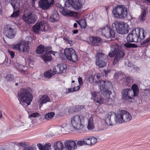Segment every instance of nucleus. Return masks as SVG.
<instances>
[{
  "label": "nucleus",
  "mask_w": 150,
  "mask_h": 150,
  "mask_svg": "<svg viewBox=\"0 0 150 150\" xmlns=\"http://www.w3.org/2000/svg\"><path fill=\"white\" fill-rule=\"evenodd\" d=\"M132 119V116L128 112L122 110L117 115L112 112H109L106 115L105 119V125L100 127H98L99 131L107 129L108 125H116L117 123H122L129 122Z\"/></svg>",
  "instance_id": "nucleus-1"
},
{
  "label": "nucleus",
  "mask_w": 150,
  "mask_h": 150,
  "mask_svg": "<svg viewBox=\"0 0 150 150\" xmlns=\"http://www.w3.org/2000/svg\"><path fill=\"white\" fill-rule=\"evenodd\" d=\"M86 119L84 116L81 114H79L73 116L71 119V126L67 124H63L58 127L59 129V134L62 131L70 129L71 127L77 130H80L83 127L86 122Z\"/></svg>",
  "instance_id": "nucleus-2"
},
{
  "label": "nucleus",
  "mask_w": 150,
  "mask_h": 150,
  "mask_svg": "<svg viewBox=\"0 0 150 150\" xmlns=\"http://www.w3.org/2000/svg\"><path fill=\"white\" fill-rule=\"evenodd\" d=\"M32 89L30 88H22L18 94V99L20 103L23 107L30 105L33 98Z\"/></svg>",
  "instance_id": "nucleus-3"
},
{
  "label": "nucleus",
  "mask_w": 150,
  "mask_h": 150,
  "mask_svg": "<svg viewBox=\"0 0 150 150\" xmlns=\"http://www.w3.org/2000/svg\"><path fill=\"white\" fill-rule=\"evenodd\" d=\"M110 48L108 55L110 57H113L116 55L113 62V64L115 65L119 60L123 57L125 53L121 47L115 43L111 44Z\"/></svg>",
  "instance_id": "nucleus-4"
},
{
  "label": "nucleus",
  "mask_w": 150,
  "mask_h": 150,
  "mask_svg": "<svg viewBox=\"0 0 150 150\" xmlns=\"http://www.w3.org/2000/svg\"><path fill=\"white\" fill-rule=\"evenodd\" d=\"M145 37L144 31L143 29L137 28L128 34L127 39L128 42H136L144 39Z\"/></svg>",
  "instance_id": "nucleus-5"
},
{
  "label": "nucleus",
  "mask_w": 150,
  "mask_h": 150,
  "mask_svg": "<svg viewBox=\"0 0 150 150\" xmlns=\"http://www.w3.org/2000/svg\"><path fill=\"white\" fill-rule=\"evenodd\" d=\"M100 84V90L101 93L105 95L107 99V100L109 101V99L114 100L115 99V93L113 92L111 93L109 90V88L112 87V86L111 82L109 81L101 82Z\"/></svg>",
  "instance_id": "nucleus-6"
},
{
  "label": "nucleus",
  "mask_w": 150,
  "mask_h": 150,
  "mask_svg": "<svg viewBox=\"0 0 150 150\" xmlns=\"http://www.w3.org/2000/svg\"><path fill=\"white\" fill-rule=\"evenodd\" d=\"M112 13L115 18H123L127 15V9L124 6L118 5L113 8Z\"/></svg>",
  "instance_id": "nucleus-7"
},
{
  "label": "nucleus",
  "mask_w": 150,
  "mask_h": 150,
  "mask_svg": "<svg viewBox=\"0 0 150 150\" xmlns=\"http://www.w3.org/2000/svg\"><path fill=\"white\" fill-rule=\"evenodd\" d=\"M39 150H51V145L50 143L46 144L43 145L38 143L37 145ZM54 150H64V146L62 142L60 141L56 142L53 144Z\"/></svg>",
  "instance_id": "nucleus-8"
},
{
  "label": "nucleus",
  "mask_w": 150,
  "mask_h": 150,
  "mask_svg": "<svg viewBox=\"0 0 150 150\" xmlns=\"http://www.w3.org/2000/svg\"><path fill=\"white\" fill-rule=\"evenodd\" d=\"M117 33L124 35L127 33L129 28L128 25L123 22L116 21L114 23Z\"/></svg>",
  "instance_id": "nucleus-9"
},
{
  "label": "nucleus",
  "mask_w": 150,
  "mask_h": 150,
  "mask_svg": "<svg viewBox=\"0 0 150 150\" xmlns=\"http://www.w3.org/2000/svg\"><path fill=\"white\" fill-rule=\"evenodd\" d=\"M22 18L27 24H33L37 19L36 15L33 12L30 11H25L23 15Z\"/></svg>",
  "instance_id": "nucleus-10"
},
{
  "label": "nucleus",
  "mask_w": 150,
  "mask_h": 150,
  "mask_svg": "<svg viewBox=\"0 0 150 150\" xmlns=\"http://www.w3.org/2000/svg\"><path fill=\"white\" fill-rule=\"evenodd\" d=\"M108 56L100 52H98L96 55V64L99 67H104L107 62Z\"/></svg>",
  "instance_id": "nucleus-11"
},
{
  "label": "nucleus",
  "mask_w": 150,
  "mask_h": 150,
  "mask_svg": "<svg viewBox=\"0 0 150 150\" xmlns=\"http://www.w3.org/2000/svg\"><path fill=\"white\" fill-rule=\"evenodd\" d=\"M64 54L67 58L70 61L75 62L78 60L76 52L72 48L66 49L64 50Z\"/></svg>",
  "instance_id": "nucleus-12"
},
{
  "label": "nucleus",
  "mask_w": 150,
  "mask_h": 150,
  "mask_svg": "<svg viewBox=\"0 0 150 150\" xmlns=\"http://www.w3.org/2000/svg\"><path fill=\"white\" fill-rule=\"evenodd\" d=\"M52 47L50 46H48L46 48L45 53L41 55L42 59L45 62L48 61H50L52 60V57L50 54H52L54 56H57L58 55V52H57L53 51L51 50Z\"/></svg>",
  "instance_id": "nucleus-13"
},
{
  "label": "nucleus",
  "mask_w": 150,
  "mask_h": 150,
  "mask_svg": "<svg viewBox=\"0 0 150 150\" xmlns=\"http://www.w3.org/2000/svg\"><path fill=\"white\" fill-rule=\"evenodd\" d=\"M102 35L106 38H113L115 36V33L108 25H106L100 29Z\"/></svg>",
  "instance_id": "nucleus-14"
},
{
  "label": "nucleus",
  "mask_w": 150,
  "mask_h": 150,
  "mask_svg": "<svg viewBox=\"0 0 150 150\" xmlns=\"http://www.w3.org/2000/svg\"><path fill=\"white\" fill-rule=\"evenodd\" d=\"M48 26L45 22L42 21L37 22L33 26V30L36 34H38L40 31H44L47 30Z\"/></svg>",
  "instance_id": "nucleus-15"
},
{
  "label": "nucleus",
  "mask_w": 150,
  "mask_h": 150,
  "mask_svg": "<svg viewBox=\"0 0 150 150\" xmlns=\"http://www.w3.org/2000/svg\"><path fill=\"white\" fill-rule=\"evenodd\" d=\"M101 74L99 73H97L95 75L92 74L88 78L87 81L91 83L93 82L98 83L100 89V82L102 81H104L101 80ZM101 85H102V83H101Z\"/></svg>",
  "instance_id": "nucleus-16"
},
{
  "label": "nucleus",
  "mask_w": 150,
  "mask_h": 150,
  "mask_svg": "<svg viewBox=\"0 0 150 150\" xmlns=\"http://www.w3.org/2000/svg\"><path fill=\"white\" fill-rule=\"evenodd\" d=\"M122 98L124 101L132 99L133 97V93L132 90L129 88L123 89L122 92Z\"/></svg>",
  "instance_id": "nucleus-17"
},
{
  "label": "nucleus",
  "mask_w": 150,
  "mask_h": 150,
  "mask_svg": "<svg viewBox=\"0 0 150 150\" xmlns=\"http://www.w3.org/2000/svg\"><path fill=\"white\" fill-rule=\"evenodd\" d=\"M54 3V0H40L38 4L42 9L47 10L52 6Z\"/></svg>",
  "instance_id": "nucleus-18"
},
{
  "label": "nucleus",
  "mask_w": 150,
  "mask_h": 150,
  "mask_svg": "<svg viewBox=\"0 0 150 150\" xmlns=\"http://www.w3.org/2000/svg\"><path fill=\"white\" fill-rule=\"evenodd\" d=\"M92 95L91 98L95 103L100 105L104 103V100L103 98L100 93L96 91H93L91 93Z\"/></svg>",
  "instance_id": "nucleus-19"
},
{
  "label": "nucleus",
  "mask_w": 150,
  "mask_h": 150,
  "mask_svg": "<svg viewBox=\"0 0 150 150\" xmlns=\"http://www.w3.org/2000/svg\"><path fill=\"white\" fill-rule=\"evenodd\" d=\"M11 4L14 10H16V11H14L11 15L10 17L12 18H16L19 16L20 11L17 9L20 7L19 1L17 0H11Z\"/></svg>",
  "instance_id": "nucleus-20"
},
{
  "label": "nucleus",
  "mask_w": 150,
  "mask_h": 150,
  "mask_svg": "<svg viewBox=\"0 0 150 150\" xmlns=\"http://www.w3.org/2000/svg\"><path fill=\"white\" fill-rule=\"evenodd\" d=\"M73 8L76 10L81 9L83 7L85 0H68Z\"/></svg>",
  "instance_id": "nucleus-21"
},
{
  "label": "nucleus",
  "mask_w": 150,
  "mask_h": 150,
  "mask_svg": "<svg viewBox=\"0 0 150 150\" xmlns=\"http://www.w3.org/2000/svg\"><path fill=\"white\" fill-rule=\"evenodd\" d=\"M11 47L13 49L21 52L27 51L28 48V46L22 44L21 40L19 43L17 44L12 45Z\"/></svg>",
  "instance_id": "nucleus-22"
},
{
  "label": "nucleus",
  "mask_w": 150,
  "mask_h": 150,
  "mask_svg": "<svg viewBox=\"0 0 150 150\" xmlns=\"http://www.w3.org/2000/svg\"><path fill=\"white\" fill-rule=\"evenodd\" d=\"M67 66L65 64H58L57 66L53 67V71L54 74H61L66 71Z\"/></svg>",
  "instance_id": "nucleus-23"
},
{
  "label": "nucleus",
  "mask_w": 150,
  "mask_h": 150,
  "mask_svg": "<svg viewBox=\"0 0 150 150\" xmlns=\"http://www.w3.org/2000/svg\"><path fill=\"white\" fill-rule=\"evenodd\" d=\"M5 33L7 37L12 39L14 37L16 32L14 29L11 28L10 25H8L5 28Z\"/></svg>",
  "instance_id": "nucleus-24"
},
{
  "label": "nucleus",
  "mask_w": 150,
  "mask_h": 150,
  "mask_svg": "<svg viewBox=\"0 0 150 150\" xmlns=\"http://www.w3.org/2000/svg\"><path fill=\"white\" fill-rule=\"evenodd\" d=\"M64 144L67 150H74L77 148L76 141L71 140H67L64 142Z\"/></svg>",
  "instance_id": "nucleus-25"
},
{
  "label": "nucleus",
  "mask_w": 150,
  "mask_h": 150,
  "mask_svg": "<svg viewBox=\"0 0 150 150\" xmlns=\"http://www.w3.org/2000/svg\"><path fill=\"white\" fill-rule=\"evenodd\" d=\"M87 41L94 46L99 45L102 42V40L96 36L90 37L87 39Z\"/></svg>",
  "instance_id": "nucleus-26"
},
{
  "label": "nucleus",
  "mask_w": 150,
  "mask_h": 150,
  "mask_svg": "<svg viewBox=\"0 0 150 150\" xmlns=\"http://www.w3.org/2000/svg\"><path fill=\"white\" fill-rule=\"evenodd\" d=\"M50 100V99L49 97L46 95L40 96L38 100V102L40 104L39 105L40 108L42 107L43 104L49 102Z\"/></svg>",
  "instance_id": "nucleus-27"
},
{
  "label": "nucleus",
  "mask_w": 150,
  "mask_h": 150,
  "mask_svg": "<svg viewBox=\"0 0 150 150\" xmlns=\"http://www.w3.org/2000/svg\"><path fill=\"white\" fill-rule=\"evenodd\" d=\"M86 127L90 130H92L95 128V125L93 121V117L91 115L88 119Z\"/></svg>",
  "instance_id": "nucleus-28"
},
{
  "label": "nucleus",
  "mask_w": 150,
  "mask_h": 150,
  "mask_svg": "<svg viewBox=\"0 0 150 150\" xmlns=\"http://www.w3.org/2000/svg\"><path fill=\"white\" fill-rule=\"evenodd\" d=\"M14 65L16 68L19 71L25 74L26 71L27 69V67H25L17 62L15 63Z\"/></svg>",
  "instance_id": "nucleus-29"
},
{
  "label": "nucleus",
  "mask_w": 150,
  "mask_h": 150,
  "mask_svg": "<svg viewBox=\"0 0 150 150\" xmlns=\"http://www.w3.org/2000/svg\"><path fill=\"white\" fill-rule=\"evenodd\" d=\"M16 144L18 146H21L23 147H25L23 149V150H37L36 147L31 146L28 147H25L27 146L25 142H17L16 143Z\"/></svg>",
  "instance_id": "nucleus-30"
},
{
  "label": "nucleus",
  "mask_w": 150,
  "mask_h": 150,
  "mask_svg": "<svg viewBox=\"0 0 150 150\" xmlns=\"http://www.w3.org/2000/svg\"><path fill=\"white\" fill-rule=\"evenodd\" d=\"M147 12V8L144 7L141 14L139 16V19L141 21H145Z\"/></svg>",
  "instance_id": "nucleus-31"
},
{
  "label": "nucleus",
  "mask_w": 150,
  "mask_h": 150,
  "mask_svg": "<svg viewBox=\"0 0 150 150\" xmlns=\"http://www.w3.org/2000/svg\"><path fill=\"white\" fill-rule=\"evenodd\" d=\"M126 77H123L124 79L123 84L125 86H129V84L132 82V80L128 75H125Z\"/></svg>",
  "instance_id": "nucleus-32"
},
{
  "label": "nucleus",
  "mask_w": 150,
  "mask_h": 150,
  "mask_svg": "<svg viewBox=\"0 0 150 150\" xmlns=\"http://www.w3.org/2000/svg\"><path fill=\"white\" fill-rule=\"evenodd\" d=\"M21 42L23 44L25 45L26 46H28V45L31 43L32 41V38L31 37L28 36L24 40H21Z\"/></svg>",
  "instance_id": "nucleus-33"
},
{
  "label": "nucleus",
  "mask_w": 150,
  "mask_h": 150,
  "mask_svg": "<svg viewBox=\"0 0 150 150\" xmlns=\"http://www.w3.org/2000/svg\"><path fill=\"white\" fill-rule=\"evenodd\" d=\"M133 93V96H137L139 93V89L138 86L136 84L132 85L131 89Z\"/></svg>",
  "instance_id": "nucleus-34"
},
{
  "label": "nucleus",
  "mask_w": 150,
  "mask_h": 150,
  "mask_svg": "<svg viewBox=\"0 0 150 150\" xmlns=\"http://www.w3.org/2000/svg\"><path fill=\"white\" fill-rule=\"evenodd\" d=\"M77 23L82 28H85L86 25V21L84 19H82L76 21Z\"/></svg>",
  "instance_id": "nucleus-35"
},
{
  "label": "nucleus",
  "mask_w": 150,
  "mask_h": 150,
  "mask_svg": "<svg viewBox=\"0 0 150 150\" xmlns=\"http://www.w3.org/2000/svg\"><path fill=\"white\" fill-rule=\"evenodd\" d=\"M61 13L64 16H72L74 15L73 12L69 10L64 9L61 12Z\"/></svg>",
  "instance_id": "nucleus-36"
},
{
  "label": "nucleus",
  "mask_w": 150,
  "mask_h": 150,
  "mask_svg": "<svg viewBox=\"0 0 150 150\" xmlns=\"http://www.w3.org/2000/svg\"><path fill=\"white\" fill-rule=\"evenodd\" d=\"M54 74H53L52 71L51 70L46 71L44 74V77L47 79H50Z\"/></svg>",
  "instance_id": "nucleus-37"
},
{
  "label": "nucleus",
  "mask_w": 150,
  "mask_h": 150,
  "mask_svg": "<svg viewBox=\"0 0 150 150\" xmlns=\"http://www.w3.org/2000/svg\"><path fill=\"white\" fill-rule=\"evenodd\" d=\"M45 47L43 45H40L38 46L36 51V53L38 54H40L43 53L44 51L46 50Z\"/></svg>",
  "instance_id": "nucleus-38"
},
{
  "label": "nucleus",
  "mask_w": 150,
  "mask_h": 150,
  "mask_svg": "<svg viewBox=\"0 0 150 150\" xmlns=\"http://www.w3.org/2000/svg\"><path fill=\"white\" fill-rule=\"evenodd\" d=\"M25 62L28 64V66L30 68L33 67V60L32 58L30 56H28V58L25 60Z\"/></svg>",
  "instance_id": "nucleus-39"
},
{
  "label": "nucleus",
  "mask_w": 150,
  "mask_h": 150,
  "mask_svg": "<svg viewBox=\"0 0 150 150\" xmlns=\"http://www.w3.org/2000/svg\"><path fill=\"white\" fill-rule=\"evenodd\" d=\"M124 76L126 77V76L124 74L120 72H117L115 74L114 77L116 79L119 78L121 79L123 77H124Z\"/></svg>",
  "instance_id": "nucleus-40"
},
{
  "label": "nucleus",
  "mask_w": 150,
  "mask_h": 150,
  "mask_svg": "<svg viewBox=\"0 0 150 150\" xmlns=\"http://www.w3.org/2000/svg\"><path fill=\"white\" fill-rule=\"evenodd\" d=\"M55 114L53 112H50L48 113L45 115V118L47 120H49L52 119L54 116Z\"/></svg>",
  "instance_id": "nucleus-41"
},
{
  "label": "nucleus",
  "mask_w": 150,
  "mask_h": 150,
  "mask_svg": "<svg viewBox=\"0 0 150 150\" xmlns=\"http://www.w3.org/2000/svg\"><path fill=\"white\" fill-rule=\"evenodd\" d=\"M123 45L125 47L127 48L135 47H136V45L135 44H132L128 42L124 43Z\"/></svg>",
  "instance_id": "nucleus-42"
},
{
  "label": "nucleus",
  "mask_w": 150,
  "mask_h": 150,
  "mask_svg": "<svg viewBox=\"0 0 150 150\" xmlns=\"http://www.w3.org/2000/svg\"><path fill=\"white\" fill-rule=\"evenodd\" d=\"M29 115V117H33L34 118L38 117L40 116L38 112H35L31 113L28 112Z\"/></svg>",
  "instance_id": "nucleus-43"
},
{
  "label": "nucleus",
  "mask_w": 150,
  "mask_h": 150,
  "mask_svg": "<svg viewBox=\"0 0 150 150\" xmlns=\"http://www.w3.org/2000/svg\"><path fill=\"white\" fill-rule=\"evenodd\" d=\"M85 145H91L90 137H86L84 138Z\"/></svg>",
  "instance_id": "nucleus-44"
},
{
  "label": "nucleus",
  "mask_w": 150,
  "mask_h": 150,
  "mask_svg": "<svg viewBox=\"0 0 150 150\" xmlns=\"http://www.w3.org/2000/svg\"><path fill=\"white\" fill-rule=\"evenodd\" d=\"M84 108V105H78L75 107L74 108L76 109V110H74L75 112H78L81 110L82 109Z\"/></svg>",
  "instance_id": "nucleus-45"
},
{
  "label": "nucleus",
  "mask_w": 150,
  "mask_h": 150,
  "mask_svg": "<svg viewBox=\"0 0 150 150\" xmlns=\"http://www.w3.org/2000/svg\"><path fill=\"white\" fill-rule=\"evenodd\" d=\"M104 71L105 73L106 76L108 75H110L112 73V71L108 69H104Z\"/></svg>",
  "instance_id": "nucleus-46"
},
{
  "label": "nucleus",
  "mask_w": 150,
  "mask_h": 150,
  "mask_svg": "<svg viewBox=\"0 0 150 150\" xmlns=\"http://www.w3.org/2000/svg\"><path fill=\"white\" fill-rule=\"evenodd\" d=\"M13 76L10 74H7L5 77V79L6 80L11 81L13 80Z\"/></svg>",
  "instance_id": "nucleus-47"
},
{
  "label": "nucleus",
  "mask_w": 150,
  "mask_h": 150,
  "mask_svg": "<svg viewBox=\"0 0 150 150\" xmlns=\"http://www.w3.org/2000/svg\"><path fill=\"white\" fill-rule=\"evenodd\" d=\"M91 145H93L96 143L97 141V139L96 138L93 137H90Z\"/></svg>",
  "instance_id": "nucleus-48"
},
{
  "label": "nucleus",
  "mask_w": 150,
  "mask_h": 150,
  "mask_svg": "<svg viewBox=\"0 0 150 150\" xmlns=\"http://www.w3.org/2000/svg\"><path fill=\"white\" fill-rule=\"evenodd\" d=\"M77 144L78 146H83L85 145L84 139L83 140L78 141L77 142Z\"/></svg>",
  "instance_id": "nucleus-49"
},
{
  "label": "nucleus",
  "mask_w": 150,
  "mask_h": 150,
  "mask_svg": "<svg viewBox=\"0 0 150 150\" xmlns=\"http://www.w3.org/2000/svg\"><path fill=\"white\" fill-rule=\"evenodd\" d=\"M59 19V18L58 17L56 18H54L52 16H50L49 18V20L51 22H55L57 21Z\"/></svg>",
  "instance_id": "nucleus-50"
},
{
  "label": "nucleus",
  "mask_w": 150,
  "mask_h": 150,
  "mask_svg": "<svg viewBox=\"0 0 150 150\" xmlns=\"http://www.w3.org/2000/svg\"><path fill=\"white\" fill-rule=\"evenodd\" d=\"M74 90L72 88H67L66 89L65 93L67 94L74 92Z\"/></svg>",
  "instance_id": "nucleus-51"
},
{
  "label": "nucleus",
  "mask_w": 150,
  "mask_h": 150,
  "mask_svg": "<svg viewBox=\"0 0 150 150\" xmlns=\"http://www.w3.org/2000/svg\"><path fill=\"white\" fill-rule=\"evenodd\" d=\"M131 70L133 71H138L139 69V67L134 65L132 67V68L131 69Z\"/></svg>",
  "instance_id": "nucleus-52"
},
{
  "label": "nucleus",
  "mask_w": 150,
  "mask_h": 150,
  "mask_svg": "<svg viewBox=\"0 0 150 150\" xmlns=\"http://www.w3.org/2000/svg\"><path fill=\"white\" fill-rule=\"evenodd\" d=\"M8 53H9V54L10 55L11 58H13L15 55L14 52L9 50H8Z\"/></svg>",
  "instance_id": "nucleus-53"
},
{
  "label": "nucleus",
  "mask_w": 150,
  "mask_h": 150,
  "mask_svg": "<svg viewBox=\"0 0 150 150\" xmlns=\"http://www.w3.org/2000/svg\"><path fill=\"white\" fill-rule=\"evenodd\" d=\"M78 80L79 84L80 85H82L83 84V82L81 78V77H79L78 78Z\"/></svg>",
  "instance_id": "nucleus-54"
},
{
  "label": "nucleus",
  "mask_w": 150,
  "mask_h": 150,
  "mask_svg": "<svg viewBox=\"0 0 150 150\" xmlns=\"http://www.w3.org/2000/svg\"><path fill=\"white\" fill-rule=\"evenodd\" d=\"M80 88V86H77L73 88L74 90V91L75 92L79 90Z\"/></svg>",
  "instance_id": "nucleus-55"
},
{
  "label": "nucleus",
  "mask_w": 150,
  "mask_h": 150,
  "mask_svg": "<svg viewBox=\"0 0 150 150\" xmlns=\"http://www.w3.org/2000/svg\"><path fill=\"white\" fill-rule=\"evenodd\" d=\"M9 62V61H8L7 59H6L4 62V64L7 66H9L10 64Z\"/></svg>",
  "instance_id": "nucleus-56"
},
{
  "label": "nucleus",
  "mask_w": 150,
  "mask_h": 150,
  "mask_svg": "<svg viewBox=\"0 0 150 150\" xmlns=\"http://www.w3.org/2000/svg\"><path fill=\"white\" fill-rule=\"evenodd\" d=\"M132 64L130 62H129L127 64V66L130 68L131 69L132 68V67L133 66Z\"/></svg>",
  "instance_id": "nucleus-57"
},
{
  "label": "nucleus",
  "mask_w": 150,
  "mask_h": 150,
  "mask_svg": "<svg viewBox=\"0 0 150 150\" xmlns=\"http://www.w3.org/2000/svg\"><path fill=\"white\" fill-rule=\"evenodd\" d=\"M67 42L70 45H71L73 44L74 42L72 40H69Z\"/></svg>",
  "instance_id": "nucleus-58"
},
{
  "label": "nucleus",
  "mask_w": 150,
  "mask_h": 150,
  "mask_svg": "<svg viewBox=\"0 0 150 150\" xmlns=\"http://www.w3.org/2000/svg\"><path fill=\"white\" fill-rule=\"evenodd\" d=\"M150 40V37H148L147 39L144 40V43H146L148 42Z\"/></svg>",
  "instance_id": "nucleus-59"
},
{
  "label": "nucleus",
  "mask_w": 150,
  "mask_h": 150,
  "mask_svg": "<svg viewBox=\"0 0 150 150\" xmlns=\"http://www.w3.org/2000/svg\"><path fill=\"white\" fill-rule=\"evenodd\" d=\"M52 16L54 18H56L57 16L59 18V15L57 14H55Z\"/></svg>",
  "instance_id": "nucleus-60"
},
{
  "label": "nucleus",
  "mask_w": 150,
  "mask_h": 150,
  "mask_svg": "<svg viewBox=\"0 0 150 150\" xmlns=\"http://www.w3.org/2000/svg\"><path fill=\"white\" fill-rule=\"evenodd\" d=\"M19 124L20 126L23 125H24V123L23 122H22L20 121L19 122Z\"/></svg>",
  "instance_id": "nucleus-61"
},
{
  "label": "nucleus",
  "mask_w": 150,
  "mask_h": 150,
  "mask_svg": "<svg viewBox=\"0 0 150 150\" xmlns=\"http://www.w3.org/2000/svg\"><path fill=\"white\" fill-rule=\"evenodd\" d=\"M78 33V30H75L73 31V33L74 34L77 33Z\"/></svg>",
  "instance_id": "nucleus-62"
},
{
  "label": "nucleus",
  "mask_w": 150,
  "mask_h": 150,
  "mask_svg": "<svg viewBox=\"0 0 150 150\" xmlns=\"http://www.w3.org/2000/svg\"><path fill=\"white\" fill-rule=\"evenodd\" d=\"M69 39L67 38H64V40H65V41H67V42H68V40Z\"/></svg>",
  "instance_id": "nucleus-63"
},
{
  "label": "nucleus",
  "mask_w": 150,
  "mask_h": 150,
  "mask_svg": "<svg viewBox=\"0 0 150 150\" xmlns=\"http://www.w3.org/2000/svg\"><path fill=\"white\" fill-rule=\"evenodd\" d=\"M77 26V25L76 23H74V28H76Z\"/></svg>",
  "instance_id": "nucleus-64"
}]
</instances>
